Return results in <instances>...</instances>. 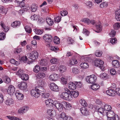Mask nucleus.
<instances>
[{"mask_svg":"<svg viewBox=\"0 0 120 120\" xmlns=\"http://www.w3.org/2000/svg\"><path fill=\"white\" fill-rule=\"evenodd\" d=\"M15 95L17 98L19 100H22L23 98V95L18 91H17L15 92Z\"/></svg>","mask_w":120,"mask_h":120,"instance_id":"27","label":"nucleus"},{"mask_svg":"<svg viewBox=\"0 0 120 120\" xmlns=\"http://www.w3.org/2000/svg\"><path fill=\"white\" fill-rule=\"evenodd\" d=\"M41 68L38 65H36L34 67L33 69V71L36 73H38L40 71Z\"/></svg>","mask_w":120,"mask_h":120,"instance_id":"38","label":"nucleus"},{"mask_svg":"<svg viewBox=\"0 0 120 120\" xmlns=\"http://www.w3.org/2000/svg\"><path fill=\"white\" fill-rule=\"evenodd\" d=\"M81 21L86 23L88 25L90 23V20L86 18H84L82 19L81 20Z\"/></svg>","mask_w":120,"mask_h":120,"instance_id":"48","label":"nucleus"},{"mask_svg":"<svg viewBox=\"0 0 120 120\" xmlns=\"http://www.w3.org/2000/svg\"><path fill=\"white\" fill-rule=\"evenodd\" d=\"M82 58H84L85 61H87L89 62H90L91 61V59L87 56H83Z\"/></svg>","mask_w":120,"mask_h":120,"instance_id":"57","label":"nucleus"},{"mask_svg":"<svg viewBox=\"0 0 120 120\" xmlns=\"http://www.w3.org/2000/svg\"><path fill=\"white\" fill-rule=\"evenodd\" d=\"M103 105H104V108L105 112L106 111L108 112L111 110L112 109L111 106L108 104L105 103V104Z\"/></svg>","mask_w":120,"mask_h":120,"instance_id":"34","label":"nucleus"},{"mask_svg":"<svg viewBox=\"0 0 120 120\" xmlns=\"http://www.w3.org/2000/svg\"><path fill=\"white\" fill-rule=\"evenodd\" d=\"M59 70L60 73H62L65 72L66 70V68L65 66H60L59 68Z\"/></svg>","mask_w":120,"mask_h":120,"instance_id":"43","label":"nucleus"},{"mask_svg":"<svg viewBox=\"0 0 120 120\" xmlns=\"http://www.w3.org/2000/svg\"><path fill=\"white\" fill-rule=\"evenodd\" d=\"M39 64L42 66H46L48 64V62L45 59H41L39 61Z\"/></svg>","mask_w":120,"mask_h":120,"instance_id":"28","label":"nucleus"},{"mask_svg":"<svg viewBox=\"0 0 120 120\" xmlns=\"http://www.w3.org/2000/svg\"><path fill=\"white\" fill-rule=\"evenodd\" d=\"M7 10L2 6L0 5V13L6 14Z\"/></svg>","mask_w":120,"mask_h":120,"instance_id":"49","label":"nucleus"},{"mask_svg":"<svg viewBox=\"0 0 120 120\" xmlns=\"http://www.w3.org/2000/svg\"><path fill=\"white\" fill-rule=\"evenodd\" d=\"M80 111L85 116H87L90 114L89 111L85 107H82L80 109Z\"/></svg>","mask_w":120,"mask_h":120,"instance_id":"21","label":"nucleus"},{"mask_svg":"<svg viewBox=\"0 0 120 120\" xmlns=\"http://www.w3.org/2000/svg\"><path fill=\"white\" fill-rule=\"evenodd\" d=\"M79 102L81 104L84 106H86L87 104L86 101L83 99H81L79 100Z\"/></svg>","mask_w":120,"mask_h":120,"instance_id":"55","label":"nucleus"},{"mask_svg":"<svg viewBox=\"0 0 120 120\" xmlns=\"http://www.w3.org/2000/svg\"><path fill=\"white\" fill-rule=\"evenodd\" d=\"M22 9H23L24 11H26L30 9V7L29 5L27 4L24 6H22Z\"/></svg>","mask_w":120,"mask_h":120,"instance_id":"60","label":"nucleus"},{"mask_svg":"<svg viewBox=\"0 0 120 120\" xmlns=\"http://www.w3.org/2000/svg\"><path fill=\"white\" fill-rule=\"evenodd\" d=\"M96 103L101 106H102L105 104V103L103 102L101 100L99 99H97L96 101Z\"/></svg>","mask_w":120,"mask_h":120,"instance_id":"62","label":"nucleus"},{"mask_svg":"<svg viewBox=\"0 0 120 120\" xmlns=\"http://www.w3.org/2000/svg\"><path fill=\"white\" fill-rule=\"evenodd\" d=\"M80 72V69L79 68L74 67L72 69V72L75 75L79 74Z\"/></svg>","mask_w":120,"mask_h":120,"instance_id":"30","label":"nucleus"},{"mask_svg":"<svg viewBox=\"0 0 120 120\" xmlns=\"http://www.w3.org/2000/svg\"><path fill=\"white\" fill-rule=\"evenodd\" d=\"M86 79L89 83H93L95 82L97 80V76L94 75H92L86 77Z\"/></svg>","mask_w":120,"mask_h":120,"instance_id":"5","label":"nucleus"},{"mask_svg":"<svg viewBox=\"0 0 120 120\" xmlns=\"http://www.w3.org/2000/svg\"><path fill=\"white\" fill-rule=\"evenodd\" d=\"M20 77L22 80L25 81L29 79L28 76L25 74H22L21 75Z\"/></svg>","mask_w":120,"mask_h":120,"instance_id":"41","label":"nucleus"},{"mask_svg":"<svg viewBox=\"0 0 120 120\" xmlns=\"http://www.w3.org/2000/svg\"><path fill=\"white\" fill-rule=\"evenodd\" d=\"M100 86L99 84H94L91 86L90 88L91 89L94 90H97L99 89Z\"/></svg>","mask_w":120,"mask_h":120,"instance_id":"40","label":"nucleus"},{"mask_svg":"<svg viewBox=\"0 0 120 120\" xmlns=\"http://www.w3.org/2000/svg\"><path fill=\"white\" fill-rule=\"evenodd\" d=\"M106 93L108 95L112 96H114L116 93V91H115L112 89H109L107 90Z\"/></svg>","mask_w":120,"mask_h":120,"instance_id":"23","label":"nucleus"},{"mask_svg":"<svg viewBox=\"0 0 120 120\" xmlns=\"http://www.w3.org/2000/svg\"><path fill=\"white\" fill-rule=\"evenodd\" d=\"M105 114L107 115L108 120H119L118 116L113 111L111 110L106 112Z\"/></svg>","mask_w":120,"mask_h":120,"instance_id":"2","label":"nucleus"},{"mask_svg":"<svg viewBox=\"0 0 120 120\" xmlns=\"http://www.w3.org/2000/svg\"><path fill=\"white\" fill-rule=\"evenodd\" d=\"M49 86L50 89L52 91L57 92L59 90L58 86L54 83H50Z\"/></svg>","mask_w":120,"mask_h":120,"instance_id":"9","label":"nucleus"},{"mask_svg":"<svg viewBox=\"0 0 120 120\" xmlns=\"http://www.w3.org/2000/svg\"><path fill=\"white\" fill-rule=\"evenodd\" d=\"M29 54H30V56L28 58L33 61L37 59L39 56L38 52L36 51H34Z\"/></svg>","mask_w":120,"mask_h":120,"instance_id":"6","label":"nucleus"},{"mask_svg":"<svg viewBox=\"0 0 120 120\" xmlns=\"http://www.w3.org/2000/svg\"><path fill=\"white\" fill-rule=\"evenodd\" d=\"M5 104L8 106H11L14 103L13 100L11 98H8L5 101Z\"/></svg>","mask_w":120,"mask_h":120,"instance_id":"25","label":"nucleus"},{"mask_svg":"<svg viewBox=\"0 0 120 120\" xmlns=\"http://www.w3.org/2000/svg\"><path fill=\"white\" fill-rule=\"evenodd\" d=\"M93 61L95 66L99 67L102 70H105V67L103 66L104 62L103 61L99 59H96Z\"/></svg>","mask_w":120,"mask_h":120,"instance_id":"3","label":"nucleus"},{"mask_svg":"<svg viewBox=\"0 0 120 120\" xmlns=\"http://www.w3.org/2000/svg\"><path fill=\"white\" fill-rule=\"evenodd\" d=\"M20 21H16L12 23L11 24V26L14 28H16L19 26H20Z\"/></svg>","mask_w":120,"mask_h":120,"instance_id":"33","label":"nucleus"},{"mask_svg":"<svg viewBox=\"0 0 120 120\" xmlns=\"http://www.w3.org/2000/svg\"><path fill=\"white\" fill-rule=\"evenodd\" d=\"M50 62L51 64H56L58 62V60L56 58H53L51 60Z\"/></svg>","mask_w":120,"mask_h":120,"instance_id":"64","label":"nucleus"},{"mask_svg":"<svg viewBox=\"0 0 120 120\" xmlns=\"http://www.w3.org/2000/svg\"><path fill=\"white\" fill-rule=\"evenodd\" d=\"M108 5V2H104L101 4L100 5V7L101 8L106 7Z\"/></svg>","mask_w":120,"mask_h":120,"instance_id":"61","label":"nucleus"},{"mask_svg":"<svg viewBox=\"0 0 120 120\" xmlns=\"http://www.w3.org/2000/svg\"><path fill=\"white\" fill-rule=\"evenodd\" d=\"M18 86L23 91L25 92L27 90V84L25 82H21L20 84L18 85Z\"/></svg>","mask_w":120,"mask_h":120,"instance_id":"11","label":"nucleus"},{"mask_svg":"<svg viewBox=\"0 0 120 120\" xmlns=\"http://www.w3.org/2000/svg\"><path fill=\"white\" fill-rule=\"evenodd\" d=\"M0 25L3 28V30L4 31L7 32L9 30V27L8 26H5L3 21H1Z\"/></svg>","mask_w":120,"mask_h":120,"instance_id":"37","label":"nucleus"},{"mask_svg":"<svg viewBox=\"0 0 120 120\" xmlns=\"http://www.w3.org/2000/svg\"><path fill=\"white\" fill-rule=\"evenodd\" d=\"M63 103L64 105L63 107L67 110H69L71 107V104L69 103L63 101Z\"/></svg>","mask_w":120,"mask_h":120,"instance_id":"26","label":"nucleus"},{"mask_svg":"<svg viewBox=\"0 0 120 120\" xmlns=\"http://www.w3.org/2000/svg\"><path fill=\"white\" fill-rule=\"evenodd\" d=\"M39 16L38 15H34L32 16L31 17V19L32 20H36L38 19Z\"/></svg>","mask_w":120,"mask_h":120,"instance_id":"54","label":"nucleus"},{"mask_svg":"<svg viewBox=\"0 0 120 120\" xmlns=\"http://www.w3.org/2000/svg\"><path fill=\"white\" fill-rule=\"evenodd\" d=\"M80 66L82 69H87L89 67V65L88 63L85 62H83L81 63Z\"/></svg>","mask_w":120,"mask_h":120,"instance_id":"39","label":"nucleus"},{"mask_svg":"<svg viewBox=\"0 0 120 120\" xmlns=\"http://www.w3.org/2000/svg\"><path fill=\"white\" fill-rule=\"evenodd\" d=\"M53 105L55 106L56 108L60 111L62 110L64 106L63 102H62L61 104L59 101H54Z\"/></svg>","mask_w":120,"mask_h":120,"instance_id":"7","label":"nucleus"},{"mask_svg":"<svg viewBox=\"0 0 120 120\" xmlns=\"http://www.w3.org/2000/svg\"><path fill=\"white\" fill-rule=\"evenodd\" d=\"M71 79L70 77L64 76L61 78V82L62 84L66 85Z\"/></svg>","mask_w":120,"mask_h":120,"instance_id":"8","label":"nucleus"},{"mask_svg":"<svg viewBox=\"0 0 120 120\" xmlns=\"http://www.w3.org/2000/svg\"><path fill=\"white\" fill-rule=\"evenodd\" d=\"M32 89L30 91V93L31 96L36 98H38L40 95L41 89Z\"/></svg>","mask_w":120,"mask_h":120,"instance_id":"4","label":"nucleus"},{"mask_svg":"<svg viewBox=\"0 0 120 120\" xmlns=\"http://www.w3.org/2000/svg\"><path fill=\"white\" fill-rule=\"evenodd\" d=\"M70 94H71V100L72 99L73 97L74 98H76L79 95V92L77 91H70Z\"/></svg>","mask_w":120,"mask_h":120,"instance_id":"24","label":"nucleus"},{"mask_svg":"<svg viewBox=\"0 0 120 120\" xmlns=\"http://www.w3.org/2000/svg\"><path fill=\"white\" fill-rule=\"evenodd\" d=\"M112 63V66L114 68H118L120 67V63L117 60H113Z\"/></svg>","mask_w":120,"mask_h":120,"instance_id":"20","label":"nucleus"},{"mask_svg":"<svg viewBox=\"0 0 120 120\" xmlns=\"http://www.w3.org/2000/svg\"><path fill=\"white\" fill-rule=\"evenodd\" d=\"M97 111L98 112V113H100L103 115H104L105 114L106 112H105L104 108L103 107H99L98 106H96L95 108Z\"/></svg>","mask_w":120,"mask_h":120,"instance_id":"14","label":"nucleus"},{"mask_svg":"<svg viewBox=\"0 0 120 120\" xmlns=\"http://www.w3.org/2000/svg\"><path fill=\"white\" fill-rule=\"evenodd\" d=\"M31 11L33 12H35L38 8L37 5L34 4H32L30 6Z\"/></svg>","mask_w":120,"mask_h":120,"instance_id":"44","label":"nucleus"},{"mask_svg":"<svg viewBox=\"0 0 120 120\" xmlns=\"http://www.w3.org/2000/svg\"><path fill=\"white\" fill-rule=\"evenodd\" d=\"M69 66H71L72 65L76 64L77 63V61L76 59H74L70 60L69 61Z\"/></svg>","mask_w":120,"mask_h":120,"instance_id":"47","label":"nucleus"},{"mask_svg":"<svg viewBox=\"0 0 120 120\" xmlns=\"http://www.w3.org/2000/svg\"><path fill=\"white\" fill-rule=\"evenodd\" d=\"M47 46L48 47H49L50 49L52 51L57 52L58 50V48L55 46H51L50 44H49Z\"/></svg>","mask_w":120,"mask_h":120,"instance_id":"36","label":"nucleus"},{"mask_svg":"<svg viewBox=\"0 0 120 120\" xmlns=\"http://www.w3.org/2000/svg\"><path fill=\"white\" fill-rule=\"evenodd\" d=\"M85 2V4L88 8H91L93 5V3L90 1H88Z\"/></svg>","mask_w":120,"mask_h":120,"instance_id":"50","label":"nucleus"},{"mask_svg":"<svg viewBox=\"0 0 120 120\" xmlns=\"http://www.w3.org/2000/svg\"><path fill=\"white\" fill-rule=\"evenodd\" d=\"M46 21L48 24L49 26H52L54 23L53 20L50 18H47Z\"/></svg>","mask_w":120,"mask_h":120,"instance_id":"42","label":"nucleus"},{"mask_svg":"<svg viewBox=\"0 0 120 120\" xmlns=\"http://www.w3.org/2000/svg\"><path fill=\"white\" fill-rule=\"evenodd\" d=\"M10 63L16 65H18L19 64V62L17 61H16L14 59H12L10 60Z\"/></svg>","mask_w":120,"mask_h":120,"instance_id":"56","label":"nucleus"},{"mask_svg":"<svg viewBox=\"0 0 120 120\" xmlns=\"http://www.w3.org/2000/svg\"><path fill=\"white\" fill-rule=\"evenodd\" d=\"M47 113L49 115L51 116H55L56 115V112L53 109H49L47 111Z\"/></svg>","mask_w":120,"mask_h":120,"instance_id":"22","label":"nucleus"},{"mask_svg":"<svg viewBox=\"0 0 120 120\" xmlns=\"http://www.w3.org/2000/svg\"><path fill=\"white\" fill-rule=\"evenodd\" d=\"M44 40L46 42L50 43L52 41V37L51 35L49 34H46L43 36Z\"/></svg>","mask_w":120,"mask_h":120,"instance_id":"10","label":"nucleus"},{"mask_svg":"<svg viewBox=\"0 0 120 120\" xmlns=\"http://www.w3.org/2000/svg\"><path fill=\"white\" fill-rule=\"evenodd\" d=\"M34 31L35 34L37 35H41L43 33V30L38 29H35L34 30Z\"/></svg>","mask_w":120,"mask_h":120,"instance_id":"52","label":"nucleus"},{"mask_svg":"<svg viewBox=\"0 0 120 120\" xmlns=\"http://www.w3.org/2000/svg\"><path fill=\"white\" fill-rule=\"evenodd\" d=\"M115 30H118L120 28V23L117 22L115 23L113 26Z\"/></svg>","mask_w":120,"mask_h":120,"instance_id":"59","label":"nucleus"},{"mask_svg":"<svg viewBox=\"0 0 120 120\" xmlns=\"http://www.w3.org/2000/svg\"><path fill=\"white\" fill-rule=\"evenodd\" d=\"M54 101L52 99H49L45 100V103L47 107H50L54 105Z\"/></svg>","mask_w":120,"mask_h":120,"instance_id":"19","label":"nucleus"},{"mask_svg":"<svg viewBox=\"0 0 120 120\" xmlns=\"http://www.w3.org/2000/svg\"><path fill=\"white\" fill-rule=\"evenodd\" d=\"M41 94L42 97L45 98H48L49 96V94L46 92L44 88H42V90H41Z\"/></svg>","mask_w":120,"mask_h":120,"instance_id":"13","label":"nucleus"},{"mask_svg":"<svg viewBox=\"0 0 120 120\" xmlns=\"http://www.w3.org/2000/svg\"><path fill=\"white\" fill-rule=\"evenodd\" d=\"M25 29L26 31L29 33H30L32 31L30 27L28 26H26L25 27Z\"/></svg>","mask_w":120,"mask_h":120,"instance_id":"58","label":"nucleus"},{"mask_svg":"<svg viewBox=\"0 0 120 120\" xmlns=\"http://www.w3.org/2000/svg\"><path fill=\"white\" fill-rule=\"evenodd\" d=\"M68 88L71 90H75L76 88V86L75 83L72 82H69V83Z\"/></svg>","mask_w":120,"mask_h":120,"instance_id":"32","label":"nucleus"},{"mask_svg":"<svg viewBox=\"0 0 120 120\" xmlns=\"http://www.w3.org/2000/svg\"><path fill=\"white\" fill-rule=\"evenodd\" d=\"M15 90V88L12 85H10L8 87L7 92L8 94L11 95L14 93Z\"/></svg>","mask_w":120,"mask_h":120,"instance_id":"16","label":"nucleus"},{"mask_svg":"<svg viewBox=\"0 0 120 120\" xmlns=\"http://www.w3.org/2000/svg\"><path fill=\"white\" fill-rule=\"evenodd\" d=\"M2 79L4 82L7 84L9 83L11 81L10 79L7 76H4L3 77Z\"/></svg>","mask_w":120,"mask_h":120,"instance_id":"35","label":"nucleus"},{"mask_svg":"<svg viewBox=\"0 0 120 120\" xmlns=\"http://www.w3.org/2000/svg\"><path fill=\"white\" fill-rule=\"evenodd\" d=\"M100 77L102 79L105 80H107L110 78L109 76L105 73H104L100 74Z\"/></svg>","mask_w":120,"mask_h":120,"instance_id":"29","label":"nucleus"},{"mask_svg":"<svg viewBox=\"0 0 120 120\" xmlns=\"http://www.w3.org/2000/svg\"><path fill=\"white\" fill-rule=\"evenodd\" d=\"M29 108L27 106H24L20 108L18 110V113L20 114H23L28 110Z\"/></svg>","mask_w":120,"mask_h":120,"instance_id":"15","label":"nucleus"},{"mask_svg":"<svg viewBox=\"0 0 120 120\" xmlns=\"http://www.w3.org/2000/svg\"><path fill=\"white\" fill-rule=\"evenodd\" d=\"M50 80L52 81H56L60 78L59 75L56 74H52L49 76Z\"/></svg>","mask_w":120,"mask_h":120,"instance_id":"12","label":"nucleus"},{"mask_svg":"<svg viewBox=\"0 0 120 120\" xmlns=\"http://www.w3.org/2000/svg\"><path fill=\"white\" fill-rule=\"evenodd\" d=\"M110 41L111 44L114 45L117 42V39L116 38H111L110 39Z\"/></svg>","mask_w":120,"mask_h":120,"instance_id":"53","label":"nucleus"},{"mask_svg":"<svg viewBox=\"0 0 120 120\" xmlns=\"http://www.w3.org/2000/svg\"><path fill=\"white\" fill-rule=\"evenodd\" d=\"M70 91L67 88H64V91L60 94V98L63 99L68 101H71V98Z\"/></svg>","mask_w":120,"mask_h":120,"instance_id":"1","label":"nucleus"},{"mask_svg":"<svg viewBox=\"0 0 120 120\" xmlns=\"http://www.w3.org/2000/svg\"><path fill=\"white\" fill-rule=\"evenodd\" d=\"M96 26L97 31H96L95 32L97 33H99L102 30V25L101 23L99 22L96 25Z\"/></svg>","mask_w":120,"mask_h":120,"instance_id":"31","label":"nucleus"},{"mask_svg":"<svg viewBox=\"0 0 120 120\" xmlns=\"http://www.w3.org/2000/svg\"><path fill=\"white\" fill-rule=\"evenodd\" d=\"M45 74L43 72L39 73L37 74V77L39 79H43L45 76Z\"/></svg>","mask_w":120,"mask_h":120,"instance_id":"46","label":"nucleus"},{"mask_svg":"<svg viewBox=\"0 0 120 120\" xmlns=\"http://www.w3.org/2000/svg\"><path fill=\"white\" fill-rule=\"evenodd\" d=\"M60 115L64 120H73V118L71 116L66 115L63 112H62Z\"/></svg>","mask_w":120,"mask_h":120,"instance_id":"18","label":"nucleus"},{"mask_svg":"<svg viewBox=\"0 0 120 120\" xmlns=\"http://www.w3.org/2000/svg\"><path fill=\"white\" fill-rule=\"evenodd\" d=\"M102 52L101 51H100L98 50H96L95 52V54L97 57L100 56H101L102 54Z\"/></svg>","mask_w":120,"mask_h":120,"instance_id":"63","label":"nucleus"},{"mask_svg":"<svg viewBox=\"0 0 120 120\" xmlns=\"http://www.w3.org/2000/svg\"><path fill=\"white\" fill-rule=\"evenodd\" d=\"M6 117L10 120H21L18 118L12 116H7Z\"/></svg>","mask_w":120,"mask_h":120,"instance_id":"45","label":"nucleus"},{"mask_svg":"<svg viewBox=\"0 0 120 120\" xmlns=\"http://www.w3.org/2000/svg\"><path fill=\"white\" fill-rule=\"evenodd\" d=\"M53 41L55 44H58L60 43V39L58 37L55 36L54 38Z\"/></svg>","mask_w":120,"mask_h":120,"instance_id":"51","label":"nucleus"},{"mask_svg":"<svg viewBox=\"0 0 120 120\" xmlns=\"http://www.w3.org/2000/svg\"><path fill=\"white\" fill-rule=\"evenodd\" d=\"M38 88L41 89V90H42V88H44L43 87L45 86V82L42 79H40L38 82Z\"/></svg>","mask_w":120,"mask_h":120,"instance_id":"17","label":"nucleus"}]
</instances>
